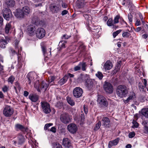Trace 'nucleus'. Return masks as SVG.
I'll use <instances>...</instances> for the list:
<instances>
[{"instance_id": "6e6d98bb", "label": "nucleus", "mask_w": 148, "mask_h": 148, "mask_svg": "<svg viewBox=\"0 0 148 148\" xmlns=\"http://www.w3.org/2000/svg\"><path fill=\"white\" fill-rule=\"evenodd\" d=\"M135 135V133L134 132H132L130 133L129 134V138H132L134 137Z\"/></svg>"}, {"instance_id": "cd10ccee", "label": "nucleus", "mask_w": 148, "mask_h": 148, "mask_svg": "<svg viewBox=\"0 0 148 148\" xmlns=\"http://www.w3.org/2000/svg\"><path fill=\"white\" fill-rule=\"evenodd\" d=\"M5 3L9 8H12L15 5V2L14 0H6Z\"/></svg>"}, {"instance_id": "7c9ffc66", "label": "nucleus", "mask_w": 148, "mask_h": 148, "mask_svg": "<svg viewBox=\"0 0 148 148\" xmlns=\"http://www.w3.org/2000/svg\"><path fill=\"white\" fill-rule=\"evenodd\" d=\"M11 25L10 23H9L6 25L5 28V33L6 34H8L10 33V30L11 29Z\"/></svg>"}, {"instance_id": "f257e3e1", "label": "nucleus", "mask_w": 148, "mask_h": 148, "mask_svg": "<svg viewBox=\"0 0 148 148\" xmlns=\"http://www.w3.org/2000/svg\"><path fill=\"white\" fill-rule=\"evenodd\" d=\"M77 80L79 83L85 81V85L89 90L91 89L95 83V80L90 79L89 75L87 74L81 75L78 77Z\"/></svg>"}, {"instance_id": "4468645a", "label": "nucleus", "mask_w": 148, "mask_h": 148, "mask_svg": "<svg viewBox=\"0 0 148 148\" xmlns=\"http://www.w3.org/2000/svg\"><path fill=\"white\" fill-rule=\"evenodd\" d=\"M67 128L69 131L73 134L75 133L77 129L76 125L73 123H71L68 126Z\"/></svg>"}, {"instance_id": "a211bd4d", "label": "nucleus", "mask_w": 148, "mask_h": 148, "mask_svg": "<svg viewBox=\"0 0 148 148\" xmlns=\"http://www.w3.org/2000/svg\"><path fill=\"white\" fill-rule=\"evenodd\" d=\"M27 32L30 36H32L35 34V31L36 29L34 26L33 25H29L27 29Z\"/></svg>"}, {"instance_id": "473e14b6", "label": "nucleus", "mask_w": 148, "mask_h": 148, "mask_svg": "<svg viewBox=\"0 0 148 148\" xmlns=\"http://www.w3.org/2000/svg\"><path fill=\"white\" fill-rule=\"evenodd\" d=\"M101 29V28L99 26L90 28V29L91 30H93V31L95 32L96 33H99Z\"/></svg>"}, {"instance_id": "c9c22d12", "label": "nucleus", "mask_w": 148, "mask_h": 148, "mask_svg": "<svg viewBox=\"0 0 148 148\" xmlns=\"http://www.w3.org/2000/svg\"><path fill=\"white\" fill-rule=\"evenodd\" d=\"M66 100L68 103L71 106H73L75 105L74 101L71 97H66Z\"/></svg>"}, {"instance_id": "6ab92c4d", "label": "nucleus", "mask_w": 148, "mask_h": 148, "mask_svg": "<svg viewBox=\"0 0 148 148\" xmlns=\"http://www.w3.org/2000/svg\"><path fill=\"white\" fill-rule=\"evenodd\" d=\"M5 39L6 40L1 39L0 40V47L2 48H5L7 44L8 43L10 40V38L8 37H5Z\"/></svg>"}, {"instance_id": "8fccbe9b", "label": "nucleus", "mask_w": 148, "mask_h": 148, "mask_svg": "<svg viewBox=\"0 0 148 148\" xmlns=\"http://www.w3.org/2000/svg\"><path fill=\"white\" fill-rule=\"evenodd\" d=\"M121 62H119V63L117 64V65L116 66L115 71L116 72H118L120 70V67H121V65L120 63Z\"/></svg>"}, {"instance_id": "de8ad7c7", "label": "nucleus", "mask_w": 148, "mask_h": 148, "mask_svg": "<svg viewBox=\"0 0 148 148\" xmlns=\"http://www.w3.org/2000/svg\"><path fill=\"white\" fill-rule=\"evenodd\" d=\"M2 90L4 92H7L9 90V87L7 86H4L2 88Z\"/></svg>"}, {"instance_id": "6e6552de", "label": "nucleus", "mask_w": 148, "mask_h": 148, "mask_svg": "<svg viewBox=\"0 0 148 148\" xmlns=\"http://www.w3.org/2000/svg\"><path fill=\"white\" fill-rule=\"evenodd\" d=\"M36 34L38 38L41 39L45 36V31L43 28H38L36 30Z\"/></svg>"}, {"instance_id": "f3484780", "label": "nucleus", "mask_w": 148, "mask_h": 148, "mask_svg": "<svg viewBox=\"0 0 148 148\" xmlns=\"http://www.w3.org/2000/svg\"><path fill=\"white\" fill-rule=\"evenodd\" d=\"M22 10L24 16H28L31 14L32 10L30 8L27 6H25L22 8Z\"/></svg>"}, {"instance_id": "338daca9", "label": "nucleus", "mask_w": 148, "mask_h": 148, "mask_svg": "<svg viewBox=\"0 0 148 148\" xmlns=\"http://www.w3.org/2000/svg\"><path fill=\"white\" fill-rule=\"evenodd\" d=\"M68 12V11L67 10H64L62 12L61 14L62 16H64L67 14Z\"/></svg>"}, {"instance_id": "c03bdc74", "label": "nucleus", "mask_w": 148, "mask_h": 148, "mask_svg": "<svg viewBox=\"0 0 148 148\" xmlns=\"http://www.w3.org/2000/svg\"><path fill=\"white\" fill-rule=\"evenodd\" d=\"M121 30L119 29L117 30L116 32H114L113 33V36L114 38H115L119 34L121 31Z\"/></svg>"}, {"instance_id": "a18cd8bd", "label": "nucleus", "mask_w": 148, "mask_h": 148, "mask_svg": "<svg viewBox=\"0 0 148 148\" xmlns=\"http://www.w3.org/2000/svg\"><path fill=\"white\" fill-rule=\"evenodd\" d=\"M119 16H116L115 17L113 21L114 23V24L115 25V24L119 22Z\"/></svg>"}, {"instance_id": "c756f323", "label": "nucleus", "mask_w": 148, "mask_h": 148, "mask_svg": "<svg viewBox=\"0 0 148 148\" xmlns=\"http://www.w3.org/2000/svg\"><path fill=\"white\" fill-rule=\"evenodd\" d=\"M56 78V77L54 76H51L48 77V81L50 85V86L54 84V81L55 79Z\"/></svg>"}, {"instance_id": "680f3d73", "label": "nucleus", "mask_w": 148, "mask_h": 148, "mask_svg": "<svg viewBox=\"0 0 148 148\" xmlns=\"http://www.w3.org/2000/svg\"><path fill=\"white\" fill-rule=\"evenodd\" d=\"M124 2H125L126 5H130L131 3L130 0H124Z\"/></svg>"}, {"instance_id": "393cba45", "label": "nucleus", "mask_w": 148, "mask_h": 148, "mask_svg": "<svg viewBox=\"0 0 148 148\" xmlns=\"http://www.w3.org/2000/svg\"><path fill=\"white\" fill-rule=\"evenodd\" d=\"M29 99L33 102H36L39 99L38 95L35 94H30L29 96Z\"/></svg>"}, {"instance_id": "a878e982", "label": "nucleus", "mask_w": 148, "mask_h": 148, "mask_svg": "<svg viewBox=\"0 0 148 148\" xmlns=\"http://www.w3.org/2000/svg\"><path fill=\"white\" fill-rule=\"evenodd\" d=\"M119 140V138H118L114 140L110 141L109 143L108 147L110 148L112 146L117 145L118 143Z\"/></svg>"}, {"instance_id": "412c9836", "label": "nucleus", "mask_w": 148, "mask_h": 148, "mask_svg": "<svg viewBox=\"0 0 148 148\" xmlns=\"http://www.w3.org/2000/svg\"><path fill=\"white\" fill-rule=\"evenodd\" d=\"M136 97L135 94L134 92H131L128 97L125 100H124L125 103H127L129 101L134 100Z\"/></svg>"}, {"instance_id": "0eeeda50", "label": "nucleus", "mask_w": 148, "mask_h": 148, "mask_svg": "<svg viewBox=\"0 0 148 148\" xmlns=\"http://www.w3.org/2000/svg\"><path fill=\"white\" fill-rule=\"evenodd\" d=\"M97 102L102 107L106 106L108 104L106 98L103 96L101 95H98Z\"/></svg>"}, {"instance_id": "5fc2aeb1", "label": "nucleus", "mask_w": 148, "mask_h": 148, "mask_svg": "<svg viewBox=\"0 0 148 148\" xmlns=\"http://www.w3.org/2000/svg\"><path fill=\"white\" fill-rule=\"evenodd\" d=\"M34 86L36 88H38L37 89V90L38 92H40V90L39 88V83L38 81H37L36 82V83L34 84Z\"/></svg>"}, {"instance_id": "052dcab7", "label": "nucleus", "mask_w": 148, "mask_h": 148, "mask_svg": "<svg viewBox=\"0 0 148 148\" xmlns=\"http://www.w3.org/2000/svg\"><path fill=\"white\" fill-rule=\"evenodd\" d=\"M135 25L136 26H139V25H141L140 21L138 19L137 20L136 22Z\"/></svg>"}, {"instance_id": "49530a36", "label": "nucleus", "mask_w": 148, "mask_h": 148, "mask_svg": "<svg viewBox=\"0 0 148 148\" xmlns=\"http://www.w3.org/2000/svg\"><path fill=\"white\" fill-rule=\"evenodd\" d=\"M14 80V78L13 76H10L8 79V82L10 83L11 84H13V82Z\"/></svg>"}, {"instance_id": "aec40b11", "label": "nucleus", "mask_w": 148, "mask_h": 148, "mask_svg": "<svg viewBox=\"0 0 148 148\" xmlns=\"http://www.w3.org/2000/svg\"><path fill=\"white\" fill-rule=\"evenodd\" d=\"M49 84L47 81H43L40 85V88L41 90L45 91L48 87Z\"/></svg>"}, {"instance_id": "2f4dec72", "label": "nucleus", "mask_w": 148, "mask_h": 148, "mask_svg": "<svg viewBox=\"0 0 148 148\" xmlns=\"http://www.w3.org/2000/svg\"><path fill=\"white\" fill-rule=\"evenodd\" d=\"M141 114L145 116L148 118V108H145L142 109Z\"/></svg>"}, {"instance_id": "b1692460", "label": "nucleus", "mask_w": 148, "mask_h": 148, "mask_svg": "<svg viewBox=\"0 0 148 148\" xmlns=\"http://www.w3.org/2000/svg\"><path fill=\"white\" fill-rule=\"evenodd\" d=\"M108 26L112 27L114 29H116L118 27V26L116 25L114 23V21L111 18H109L108 21L107 23Z\"/></svg>"}, {"instance_id": "c85d7f7f", "label": "nucleus", "mask_w": 148, "mask_h": 148, "mask_svg": "<svg viewBox=\"0 0 148 148\" xmlns=\"http://www.w3.org/2000/svg\"><path fill=\"white\" fill-rule=\"evenodd\" d=\"M68 79V75H65L62 79L60 80L58 82V84L60 85H62L67 82Z\"/></svg>"}, {"instance_id": "864d4df0", "label": "nucleus", "mask_w": 148, "mask_h": 148, "mask_svg": "<svg viewBox=\"0 0 148 148\" xmlns=\"http://www.w3.org/2000/svg\"><path fill=\"white\" fill-rule=\"evenodd\" d=\"M71 36H70L67 35L66 34L64 35L62 38V40L67 39L69 38Z\"/></svg>"}, {"instance_id": "9d476101", "label": "nucleus", "mask_w": 148, "mask_h": 148, "mask_svg": "<svg viewBox=\"0 0 148 148\" xmlns=\"http://www.w3.org/2000/svg\"><path fill=\"white\" fill-rule=\"evenodd\" d=\"M25 141L24 137L21 134H19L17 136L16 140H13L12 142L14 145L17 143L18 144L21 145L23 144Z\"/></svg>"}, {"instance_id": "dca6fc26", "label": "nucleus", "mask_w": 148, "mask_h": 148, "mask_svg": "<svg viewBox=\"0 0 148 148\" xmlns=\"http://www.w3.org/2000/svg\"><path fill=\"white\" fill-rule=\"evenodd\" d=\"M36 76L35 73L30 72L27 75L28 80L27 81V83L30 84L34 80L35 77Z\"/></svg>"}, {"instance_id": "bf43d9fd", "label": "nucleus", "mask_w": 148, "mask_h": 148, "mask_svg": "<svg viewBox=\"0 0 148 148\" xmlns=\"http://www.w3.org/2000/svg\"><path fill=\"white\" fill-rule=\"evenodd\" d=\"M50 131L54 133H55L56 131V128L55 127H53L50 129Z\"/></svg>"}, {"instance_id": "39448f33", "label": "nucleus", "mask_w": 148, "mask_h": 148, "mask_svg": "<svg viewBox=\"0 0 148 148\" xmlns=\"http://www.w3.org/2000/svg\"><path fill=\"white\" fill-rule=\"evenodd\" d=\"M3 16L4 18L8 21H9L11 18L12 15L10 10L8 8H4L2 10Z\"/></svg>"}, {"instance_id": "0e129e2a", "label": "nucleus", "mask_w": 148, "mask_h": 148, "mask_svg": "<svg viewBox=\"0 0 148 148\" xmlns=\"http://www.w3.org/2000/svg\"><path fill=\"white\" fill-rule=\"evenodd\" d=\"M3 24V18L0 16V27L2 26Z\"/></svg>"}, {"instance_id": "f8f14e48", "label": "nucleus", "mask_w": 148, "mask_h": 148, "mask_svg": "<svg viewBox=\"0 0 148 148\" xmlns=\"http://www.w3.org/2000/svg\"><path fill=\"white\" fill-rule=\"evenodd\" d=\"M60 119L61 121L65 124L69 123L71 120L69 114L66 113H63L60 116Z\"/></svg>"}, {"instance_id": "ea45409f", "label": "nucleus", "mask_w": 148, "mask_h": 148, "mask_svg": "<svg viewBox=\"0 0 148 148\" xmlns=\"http://www.w3.org/2000/svg\"><path fill=\"white\" fill-rule=\"evenodd\" d=\"M95 75L100 80L102 79L103 76L102 73L99 71H98L97 73Z\"/></svg>"}, {"instance_id": "1a4fd4ad", "label": "nucleus", "mask_w": 148, "mask_h": 148, "mask_svg": "<svg viewBox=\"0 0 148 148\" xmlns=\"http://www.w3.org/2000/svg\"><path fill=\"white\" fill-rule=\"evenodd\" d=\"M15 50H13V49H11L10 50L12 53L14 54L15 53L19 54L20 52L21 51V47L18 45L19 41L16 40L15 41Z\"/></svg>"}, {"instance_id": "2eb2a0df", "label": "nucleus", "mask_w": 148, "mask_h": 148, "mask_svg": "<svg viewBox=\"0 0 148 148\" xmlns=\"http://www.w3.org/2000/svg\"><path fill=\"white\" fill-rule=\"evenodd\" d=\"M13 13L15 16L18 18H23L25 16L22 9L16 10Z\"/></svg>"}, {"instance_id": "58836bf2", "label": "nucleus", "mask_w": 148, "mask_h": 148, "mask_svg": "<svg viewBox=\"0 0 148 148\" xmlns=\"http://www.w3.org/2000/svg\"><path fill=\"white\" fill-rule=\"evenodd\" d=\"M53 148H62V145L59 143H54L53 144Z\"/></svg>"}, {"instance_id": "7ed1b4c3", "label": "nucleus", "mask_w": 148, "mask_h": 148, "mask_svg": "<svg viewBox=\"0 0 148 148\" xmlns=\"http://www.w3.org/2000/svg\"><path fill=\"white\" fill-rule=\"evenodd\" d=\"M41 107L43 112L45 114L50 113L51 110L50 104L47 102L42 101L40 103Z\"/></svg>"}, {"instance_id": "774afa93", "label": "nucleus", "mask_w": 148, "mask_h": 148, "mask_svg": "<svg viewBox=\"0 0 148 148\" xmlns=\"http://www.w3.org/2000/svg\"><path fill=\"white\" fill-rule=\"evenodd\" d=\"M62 6L64 8H66L67 7V5L66 3L62 2Z\"/></svg>"}, {"instance_id": "423d86ee", "label": "nucleus", "mask_w": 148, "mask_h": 148, "mask_svg": "<svg viewBox=\"0 0 148 148\" xmlns=\"http://www.w3.org/2000/svg\"><path fill=\"white\" fill-rule=\"evenodd\" d=\"M83 92V90L82 88L79 87H76L73 91V95L75 97L78 98L82 96Z\"/></svg>"}, {"instance_id": "20e7f679", "label": "nucleus", "mask_w": 148, "mask_h": 148, "mask_svg": "<svg viewBox=\"0 0 148 148\" xmlns=\"http://www.w3.org/2000/svg\"><path fill=\"white\" fill-rule=\"evenodd\" d=\"M14 110L10 106H7L3 110V115L6 117H9L13 114Z\"/></svg>"}, {"instance_id": "79ce46f5", "label": "nucleus", "mask_w": 148, "mask_h": 148, "mask_svg": "<svg viewBox=\"0 0 148 148\" xmlns=\"http://www.w3.org/2000/svg\"><path fill=\"white\" fill-rule=\"evenodd\" d=\"M130 35V34L127 32H124L122 34V36L124 38H128Z\"/></svg>"}, {"instance_id": "f03ea898", "label": "nucleus", "mask_w": 148, "mask_h": 148, "mask_svg": "<svg viewBox=\"0 0 148 148\" xmlns=\"http://www.w3.org/2000/svg\"><path fill=\"white\" fill-rule=\"evenodd\" d=\"M128 91V89L126 86L120 85L118 86L116 88V94L119 97L123 98L127 96Z\"/></svg>"}, {"instance_id": "72a5a7b5", "label": "nucleus", "mask_w": 148, "mask_h": 148, "mask_svg": "<svg viewBox=\"0 0 148 148\" xmlns=\"http://www.w3.org/2000/svg\"><path fill=\"white\" fill-rule=\"evenodd\" d=\"M15 127L16 129H18L24 132L26 131V129L22 125L20 124H17L15 125Z\"/></svg>"}, {"instance_id": "69168bd1", "label": "nucleus", "mask_w": 148, "mask_h": 148, "mask_svg": "<svg viewBox=\"0 0 148 148\" xmlns=\"http://www.w3.org/2000/svg\"><path fill=\"white\" fill-rule=\"evenodd\" d=\"M84 5V3L83 2H81L78 3V6L80 8H82L83 7Z\"/></svg>"}, {"instance_id": "4d7b16f0", "label": "nucleus", "mask_w": 148, "mask_h": 148, "mask_svg": "<svg viewBox=\"0 0 148 148\" xmlns=\"http://www.w3.org/2000/svg\"><path fill=\"white\" fill-rule=\"evenodd\" d=\"M121 23L122 25L124 26H126L127 25V23L123 19L121 20Z\"/></svg>"}, {"instance_id": "e433bc0d", "label": "nucleus", "mask_w": 148, "mask_h": 148, "mask_svg": "<svg viewBox=\"0 0 148 148\" xmlns=\"http://www.w3.org/2000/svg\"><path fill=\"white\" fill-rule=\"evenodd\" d=\"M66 42V41L64 40H62L60 41L59 44L58 46L60 47V49L59 50H60L61 49L64 48L65 47V44Z\"/></svg>"}, {"instance_id": "5701e85b", "label": "nucleus", "mask_w": 148, "mask_h": 148, "mask_svg": "<svg viewBox=\"0 0 148 148\" xmlns=\"http://www.w3.org/2000/svg\"><path fill=\"white\" fill-rule=\"evenodd\" d=\"M112 63L109 60L107 61L104 64L103 69L105 70H110L112 67Z\"/></svg>"}, {"instance_id": "ddd939ff", "label": "nucleus", "mask_w": 148, "mask_h": 148, "mask_svg": "<svg viewBox=\"0 0 148 148\" xmlns=\"http://www.w3.org/2000/svg\"><path fill=\"white\" fill-rule=\"evenodd\" d=\"M102 125L106 128H109L110 126V121L107 117H103L102 119Z\"/></svg>"}, {"instance_id": "f704fd0d", "label": "nucleus", "mask_w": 148, "mask_h": 148, "mask_svg": "<svg viewBox=\"0 0 148 148\" xmlns=\"http://www.w3.org/2000/svg\"><path fill=\"white\" fill-rule=\"evenodd\" d=\"M83 71H85L86 69V68L87 64L86 62H81L79 63Z\"/></svg>"}, {"instance_id": "3c124183", "label": "nucleus", "mask_w": 148, "mask_h": 148, "mask_svg": "<svg viewBox=\"0 0 148 148\" xmlns=\"http://www.w3.org/2000/svg\"><path fill=\"white\" fill-rule=\"evenodd\" d=\"M53 124L52 123H49L46 124L44 127V130H47L48 128L50 126H52Z\"/></svg>"}, {"instance_id": "e2e57ef3", "label": "nucleus", "mask_w": 148, "mask_h": 148, "mask_svg": "<svg viewBox=\"0 0 148 148\" xmlns=\"http://www.w3.org/2000/svg\"><path fill=\"white\" fill-rule=\"evenodd\" d=\"M128 17L129 21L132 22V16L131 14H129L128 15Z\"/></svg>"}, {"instance_id": "4be33fe9", "label": "nucleus", "mask_w": 148, "mask_h": 148, "mask_svg": "<svg viewBox=\"0 0 148 148\" xmlns=\"http://www.w3.org/2000/svg\"><path fill=\"white\" fill-rule=\"evenodd\" d=\"M63 145L67 148H70L71 147L70 140L68 138H65L63 139Z\"/></svg>"}, {"instance_id": "09e8293b", "label": "nucleus", "mask_w": 148, "mask_h": 148, "mask_svg": "<svg viewBox=\"0 0 148 148\" xmlns=\"http://www.w3.org/2000/svg\"><path fill=\"white\" fill-rule=\"evenodd\" d=\"M63 106V104L62 103L59 102H58L56 104V107L59 108H61Z\"/></svg>"}, {"instance_id": "a19ab883", "label": "nucleus", "mask_w": 148, "mask_h": 148, "mask_svg": "<svg viewBox=\"0 0 148 148\" xmlns=\"http://www.w3.org/2000/svg\"><path fill=\"white\" fill-rule=\"evenodd\" d=\"M138 87L140 91H143L145 87L142 85L141 83L140 82L138 84Z\"/></svg>"}, {"instance_id": "37998d69", "label": "nucleus", "mask_w": 148, "mask_h": 148, "mask_svg": "<svg viewBox=\"0 0 148 148\" xmlns=\"http://www.w3.org/2000/svg\"><path fill=\"white\" fill-rule=\"evenodd\" d=\"M101 125V123L100 121H99L97 123L95 127L94 130H97L100 127Z\"/></svg>"}, {"instance_id": "9b49d317", "label": "nucleus", "mask_w": 148, "mask_h": 148, "mask_svg": "<svg viewBox=\"0 0 148 148\" xmlns=\"http://www.w3.org/2000/svg\"><path fill=\"white\" fill-rule=\"evenodd\" d=\"M104 88L106 92L110 94L113 92V88L112 84L108 82H105L104 84Z\"/></svg>"}, {"instance_id": "13d9d810", "label": "nucleus", "mask_w": 148, "mask_h": 148, "mask_svg": "<svg viewBox=\"0 0 148 148\" xmlns=\"http://www.w3.org/2000/svg\"><path fill=\"white\" fill-rule=\"evenodd\" d=\"M42 50L43 52V54L45 56H46V50L45 47H42Z\"/></svg>"}, {"instance_id": "bb28decb", "label": "nucleus", "mask_w": 148, "mask_h": 148, "mask_svg": "<svg viewBox=\"0 0 148 148\" xmlns=\"http://www.w3.org/2000/svg\"><path fill=\"white\" fill-rule=\"evenodd\" d=\"M51 10L54 13H57L60 10L59 5H51L50 7Z\"/></svg>"}, {"instance_id": "603ef678", "label": "nucleus", "mask_w": 148, "mask_h": 148, "mask_svg": "<svg viewBox=\"0 0 148 148\" xmlns=\"http://www.w3.org/2000/svg\"><path fill=\"white\" fill-rule=\"evenodd\" d=\"M80 69L81 67L79 63L78 64V65L75 66L74 68V69L75 71H77L78 70H79Z\"/></svg>"}, {"instance_id": "4c0bfd02", "label": "nucleus", "mask_w": 148, "mask_h": 148, "mask_svg": "<svg viewBox=\"0 0 148 148\" xmlns=\"http://www.w3.org/2000/svg\"><path fill=\"white\" fill-rule=\"evenodd\" d=\"M132 124L133 125L132 126V128H137L138 127L139 124L134 119H133L132 121Z\"/></svg>"}]
</instances>
